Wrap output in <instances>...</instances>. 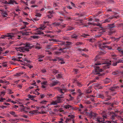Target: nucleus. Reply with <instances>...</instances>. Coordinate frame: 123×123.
I'll return each instance as SVG.
<instances>
[{"label":"nucleus","instance_id":"f257e3e1","mask_svg":"<svg viewBox=\"0 0 123 123\" xmlns=\"http://www.w3.org/2000/svg\"><path fill=\"white\" fill-rule=\"evenodd\" d=\"M31 48V44H28L25 45L24 47L16 48V49L18 51L22 52H25L29 51V49Z\"/></svg>","mask_w":123,"mask_h":123},{"label":"nucleus","instance_id":"f03ea898","mask_svg":"<svg viewBox=\"0 0 123 123\" xmlns=\"http://www.w3.org/2000/svg\"><path fill=\"white\" fill-rule=\"evenodd\" d=\"M106 118V116H103V118L99 117L95 119L96 121H97L99 123L102 122L103 123H117L116 122L114 121H111V122L105 121V118Z\"/></svg>","mask_w":123,"mask_h":123},{"label":"nucleus","instance_id":"7ed1b4c3","mask_svg":"<svg viewBox=\"0 0 123 123\" xmlns=\"http://www.w3.org/2000/svg\"><path fill=\"white\" fill-rule=\"evenodd\" d=\"M46 27V26L45 25L42 24L40 25V27L35 31L36 32L35 34H41L43 33L42 32L41 30L44 29Z\"/></svg>","mask_w":123,"mask_h":123},{"label":"nucleus","instance_id":"20e7f679","mask_svg":"<svg viewBox=\"0 0 123 123\" xmlns=\"http://www.w3.org/2000/svg\"><path fill=\"white\" fill-rule=\"evenodd\" d=\"M23 56L22 54H18L17 57V58L18 59H20L21 61H19L21 62H22L21 64L23 65H25V64H27V63L29 62V61L26 58H24L23 59V58L22 57Z\"/></svg>","mask_w":123,"mask_h":123},{"label":"nucleus","instance_id":"39448f33","mask_svg":"<svg viewBox=\"0 0 123 123\" xmlns=\"http://www.w3.org/2000/svg\"><path fill=\"white\" fill-rule=\"evenodd\" d=\"M63 98V97L62 96V95H61L60 96H57V99L55 101H52L51 103V104L56 105L58 103H60L62 101V98Z\"/></svg>","mask_w":123,"mask_h":123},{"label":"nucleus","instance_id":"423d86ee","mask_svg":"<svg viewBox=\"0 0 123 123\" xmlns=\"http://www.w3.org/2000/svg\"><path fill=\"white\" fill-rule=\"evenodd\" d=\"M112 62V61L111 60H110L109 62L105 61V62L102 63V64L100 63L99 62H97V63H95V65H97L101 64L103 65L104 64H106L105 65L103 66V67H104V68H108V66L111 64Z\"/></svg>","mask_w":123,"mask_h":123},{"label":"nucleus","instance_id":"0eeeda50","mask_svg":"<svg viewBox=\"0 0 123 123\" xmlns=\"http://www.w3.org/2000/svg\"><path fill=\"white\" fill-rule=\"evenodd\" d=\"M108 26L109 27L108 30V31H109L108 32V34H109L111 35L115 32V31H113V28L115 26V25L114 24L109 25H108Z\"/></svg>","mask_w":123,"mask_h":123},{"label":"nucleus","instance_id":"6e6552de","mask_svg":"<svg viewBox=\"0 0 123 123\" xmlns=\"http://www.w3.org/2000/svg\"><path fill=\"white\" fill-rule=\"evenodd\" d=\"M66 48H64L62 49H60L59 51H56L54 53V55H61L62 52L64 53L66 51Z\"/></svg>","mask_w":123,"mask_h":123},{"label":"nucleus","instance_id":"1a4fd4ad","mask_svg":"<svg viewBox=\"0 0 123 123\" xmlns=\"http://www.w3.org/2000/svg\"><path fill=\"white\" fill-rule=\"evenodd\" d=\"M20 101H18V103L19 104H21L19 105V106L21 108H22L23 110H24L25 111L28 112V111L29 109V108H28L26 107H25L23 105H25L23 102H22L21 100H20Z\"/></svg>","mask_w":123,"mask_h":123},{"label":"nucleus","instance_id":"9d476101","mask_svg":"<svg viewBox=\"0 0 123 123\" xmlns=\"http://www.w3.org/2000/svg\"><path fill=\"white\" fill-rule=\"evenodd\" d=\"M87 115L90 118L95 119L96 114L95 113L92 111H91L90 113H87Z\"/></svg>","mask_w":123,"mask_h":123},{"label":"nucleus","instance_id":"9b49d317","mask_svg":"<svg viewBox=\"0 0 123 123\" xmlns=\"http://www.w3.org/2000/svg\"><path fill=\"white\" fill-rule=\"evenodd\" d=\"M103 71L102 69H99L98 67H96L95 70L93 72V74H99V72H101Z\"/></svg>","mask_w":123,"mask_h":123},{"label":"nucleus","instance_id":"f8f14e48","mask_svg":"<svg viewBox=\"0 0 123 123\" xmlns=\"http://www.w3.org/2000/svg\"><path fill=\"white\" fill-rule=\"evenodd\" d=\"M6 37H8L10 38L11 39H13V38L14 37V36L13 34H8L7 35H3L1 37V38H5Z\"/></svg>","mask_w":123,"mask_h":123},{"label":"nucleus","instance_id":"ddd939ff","mask_svg":"<svg viewBox=\"0 0 123 123\" xmlns=\"http://www.w3.org/2000/svg\"><path fill=\"white\" fill-rule=\"evenodd\" d=\"M53 25L55 26H58L61 28H62L65 27V25H60V23H54L52 24Z\"/></svg>","mask_w":123,"mask_h":123},{"label":"nucleus","instance_id":"4468645a","mask_svg":"<svg viewBox=\"0 0 123 123\" xmlns=\"http://www.w3.org/2000/svg\"><path fill=\"white\" fill-rule=\"evenodd\" d=\"M30 32H23V31H20V36H18L19 37H22L23 36H24L25 35L27 36V35H28L29 34V33Z\"/></svg>","mask_w":123,"mask_h":123},{"label":"nucleus","instance_id":"2eb2a0df","mask_svg":"<svg viewBox=\"0 0 123 123\" xmlns=\"http://www.w3.org/2000/svg\"><path fill=\"white\" fill-rule=\"evenodd\" d=\"M73 82L76 84V85L79 87H81L83 85L81 83L79 82L76 79L74 80Z\"/></svg>","mask_w":123,"mask_h":123},{"label":"nucleus","instance_id":"dca6fc26","mask_svg":"<svg viewBox=\"0 0 123 123\" xmlns=\"http://www.w3.org/2000/svg\"><path fill=\"white\" fill-rule=\"evenodd\" d=\"M111 43L110 42H106L105 43H103L102 44L100 45L99 46V47L101 49L102 48H105L106 47L105 46H104L106 44H110Z\"/></svg>","mask_w":123,"mask_h":123},{"label":"nucleus","instance_id":"f3484780","mask_svg":"<svg viewBox=\"0 0 123 123\" xmlns=\"http://www.w3.org/2000/svg\"><path fill=\"white\" fill-rule=\"evenodd\" d=\"M58 90L61 93H62V94L64 93L65 92L67 91V89L65 88H64L62 89L58 88Z\"/></svg>","mask_w":123,"mask_h":123},{"label":"nucleus","instance_id":"a211bd4d","mask_svg":"<svg viewBox=\"0 0 123 123\" xmlns=\"http://www.w3.org/2000/svg\"><path fill=\"white\" fill-rule=\"evenodd\" d=\"M68 99H66V100L67 101H69L74 100V98L73 97H72L71 94H69L68 95Z\"/></svg>","mask_w":123,"mask_h":123},{"label":"nucleus","instance_id":"6ab92c4d","mask_svg":"<svg viewBox=\"0 0 123 123\" xmlns=\"http://www.w3.org/2000/svg\"><path fill=\"white\" fill-rule=\"evenodd\" d=\"M68 117H70V119H71V120L70 122H71L72 123H75L74 122V120L72 119L74 118L75 117V116L73 115H69L68 116Z\"/></svg>","mask_w":123,"mask_h":123},{"label":"nucleus","instance_id":"aec40b11","mask_svg":"<svg viewBox=\"0 0 123 123\" xmlns=\"http://www.w3.org/2000/svg\"><path fill=\"white\" fill-rule=\"evenodd\" d=\"M60 43L61 45H70L71 44V43L68 41H66V42L63 41H62Z\"/></svg>","mask_w":123,"mask_h":123},{"label":"nucleus","instance_id":"412c9836","mask_svg":"<svg viewBox=\"0 0 123 123\" xmlns=\"http://www.w3.org/2000/svg\"><path fill=\"white\" fill-rule=\"evenodd\" d=\"M71 107V105H64L63 106V108H64L65 109H68L69 110H70Z\"/></svg>","mask_w":123,"mask_h":123},{"label":"nucleus","instance_id":"4be33fe9","mask_svg":"<svg viewBox=\"0 0 123 123\" xmlns=\"http://www.w3.org/2000/svg\"><path fill=\"white\" fill-rule=\"evenodd\" d=\"M28 97L30 98L31 99L33 100L34 101H36L37 102V100H35L34 98H35V96H33L32 95H29L28 96Z\"/></svg>","mask_w":123,"mask_h":123},{"label":"nucleus","instance_id":"5701e85b","mask_svg":"<svg viewBox=\"0 0 123 123\" xmlns=\"http://www.w3.org/2000/svg\"><path fill=\"white\" fill-rule=\"evenodd\" d=\"M39 89H35V91H31V93H33L34 94H35L36 95H38L40 93L38 92L37 91V90L39 91Z\"/></svg>","mask_w":123,"mask_h":123},{"label":"nucleus","instance_id":"b1692460","mask_svg":"<svg viewBox=\"0 0 123 123\" xmlns=\"http://www.w3.org/2000/svg\"><path fill=\"white\" fill-rule=\"evenodd\" d=\"M59 83V82L58 81H57L55 82H53L51 83L50 84V86H54L56 85L58 83Z\"/></svg>","mask_w":123,"mask_h":123},{"label":"nucleus","instance_id":"393cba45","mask_svg":"<svg viewBox=\"0 0 123 123\" xmlns=\"http://www.w3.org/2000/svg\"><path fill=\"white\" fill-rule=\"evenodd\" d=\"M48 13L49 15H47V17H48V18H51V17H52V14L53 13V11L51 12L49 11L48 12Z\"/></svg>","mask_w":123,"mask_h":123},{"label":"nucleus","instance_id":"a878e982","mask_svg":"<svg viewBox=\"0 0 123 123\" xmlns=\"http://www.w3.org/2000/svg\"><path fill=\"white\" fill-rule=\"evenodd\" d=\"M9 4H13L14 3L17 4L16 1L14 0H10L9 1Z\"/></svg>","mask_w":123,"mask_h":123},{"label":"nucleus","instance_id":"bb28decb","mask_svg":"<svg viewBox=\"0 0 123 123\" xmlns=\"http://www.w3.org/2000/svg\"><path fill=\"white\" fill-rule=\"evenodd\" d=\"M119 52L121 54H123V50H122V49L120 47H118L117 49Z\"/></svg>","mask_w":123,"mask_h":123},{"label":"nucleus","instance_id":"cd10ccee","mask_svg":"<svg viewBox=\"0 0 123 123\" xmlns=\"http://www.w3.org/2000/svg\"><path fill=\"white\" fill-rule=\"evenodd\" d=\"M111 81V80L110 79L106 78L104 82L105 83L107 84L109 83Z\"/></svg>","mask_w":123,"mask_h":123},{"label":"nucleus","instance_id":"c85d7f7f","mask_svg":"<svg viewBox=\"0 0 123 123\" xmlns=\"http://www.w3.org/2000/svg\"><path fill=\"white\" fill-rule=\"evenodd\" d=\"M7 93L9 94H12L14 93L10 89H7Z\"/></svg>","mask_w":123,"mask_h":123},{"label":"nucleus","instance_id":"c756f323","mask_svg":"<svg viewBox=\"0 0 123 123\" xmlns=\"http://www.w3.org/2000/svg\"><path fill=\"white\" fill-rule=\"evenodd\" d=\"M79 107L81 108V109H79L78 110L79 111H82L83 109H82V108H84V107L81 104H80V105H79Z\"/></svg>","mask_w":123,"mask_h":123},{"label":"nucleus","instance_id":"7c9ffc66","mask_svg":"<svg viewBox=\"0 0 123 123\" xmlns=\"http://www.w3.org/2000/svg\"><path fill=\"white\" fill-rule=\"evenodd\" d=\"M0 83H6V84H9V83L7 81H6V80H5L4 81L2 80H0Z\"/></svg>","mask_w":123,"mask_h":123},{"label":"nucleus","instance_id":"2f4dec72","mask_svg":"<svg viewBox=\"0 0 123 123\" xmlns=\"http://www.w3.org/2000/svg\"><path fill=\"white\" fill-rule=\"evenodd\" d=\"M76 92L79 93V96H80L82 94V93L81 92V90L80 89H78L76 90Z\"/></svg>","mask_w":123,"mask_h":123},{"label":"nucleus","instance_id":"473e14b6","mask_svg":"<svg viewBox=\"0 0 123 123\" xmlns=\"http://www.w3.org/2000/svg\"><path fill=\"white\" fill-rule=\"evenodd\" d=\"M78 23H80V25H83L84 22L82 20H79L78 21Z\"/></svg>","mask_w":123,"mask_h":123},{"label":"nucleus","instance_id":"72a5a7b5","mask_svg":"<svg viewBox=\"0 0 123 123\" xmlns=\"http://www.w3.org/2000/svg\"><path fill=\"white\" fill-rule=\"evenodd\" d=\"M78 108L76 107H73L71 106V110H72L73 111H75L77 110Z\"/></svg>","mask_w":123,"mask_h":123},{"label":"nucleus","instance_id":"f704fd0d","mask_svg":"<svg viewBox=\"0 0 123 123\" xmlns=\"http://www.w3.org/2000/svg\"><path fill=\"white\" fill-rule=\"evenodd\" d=\"M23 74V72H21L19 73H16L15 75V76L17 77L20 76L21 74Z\"/></svg>","mask_w":123,"mask_h":123},{"label":"nucleus","instance_id":"c9c22d12","mask_svg":"<svg viewBox=\"0 0 123 123\" xmlns=\"http://www.w3.org/2000/svg\"><path fill=\"white\" fill-rule=\"evenodd\" d=\"M121 37H120L119 38H115L114 37H113L112 38V39H113L115 41H118L119 39Z\"/></svg>","mask_w":123,"mask_h":123},{"label":"nucleus","instance_id":"e433bc0d","mask_svg":"<svg viewBox=\"0 0 123 123\" xmlns=\"http://www.w3.org/2000/svg\"><path fill=\"white\" fill-rule=\"evenodd\" d=\"M41 84H43L45 85L48 86L47 82V81H44L41 83Z\"/></svg>","mask_w":123,"mask_h":123},{"label":"nucleus","instance_id":"4c0bfd02","mask_svg":"<svg viewBox=\"0 0 123 123\" xmlns=\"http://www.w3.org/2000/svg\"><path fill=\"white\" fill-rule=\"evenodd\" d=\"M94 24L93 23H91V22H88L85 25H84V26L85 27H87L88 26L90 25H93Z\"/></svg>","mask_w":123,"mask_h":123},{"label":"nucleus","instance_id":"58836bf2","mask_svg":"<svg viewBox=\"0 0 123 123\" xmlns=\"http://www.w3.org/2000/svg\"><path fill=\"white\" fill-rule=\"evenodd\" d=\"M73 28L70 26H69L68 27L67 30L70 31L73 29Z\"/></svg>","mask_w":123,"mask_h":123},{"label":"nucleus","instance_id":"ea45409f","mask_svg":"<svg viewBox=\"0 0 123 123\" xmlns=\"http://www.w3.org/2000/svg\"><path fill=\"white\" fill-rule=\"evenodd\" d=\"M117 63H123V59H119L117 61Z\"/></svg>","mask_w":123,"mask_h":123},{"label":"nucleus","instance_id":"a19ab883","mask_svg":"<svg viewBox=\"0 0 123 123\" xmlns=\"http://www.w3.org/2000/svg\"><path fill=\"white\" fill-rule=\"evenodd\" d=\"M41 71L44 74H45L47 72V70L45 69H41Z\"/></svg>","mask_w":123,"mask_h":123},{"label":"nucleus","instance_id":"79ce46f5","mask_svg":"<svg viewBox=\"0 0 123 123\" xmlns=\"http://www.w3.org/2000/svg\"><path fill=\"white\" fill-rule=\"evenodd\" d=\"M36 110H34L32 111H30L29 112V113H31V114H35V113H36Z\"/></svg>","mask_w":123,"mask_h":123},{"label":"nucleus","instance_id":"37998d69","mask_svg":"<svg viewBox=\"0 0 123 123\" xmlns=\"http://www.w3.org/2000/svg\"><path fill=\"white\" fill-rule=\"evenodd\" d=\"M9 113L13 116H14L15 114V112L12 111H10L9 112Z\"/></svg>","mask_w":123,"mask_h":123},{"label":"nucleus","instance_id":"c03bdc74","mask_svg":"<svg viewBox=\"0 0 123 123\" xmlns=\"http://www.w3.org/2000/svg\"><path fill=\"white\" fill-rule=\"evenodd\" d=\"M83 43L81 42H77L76 43L75 45H80L82 44Z\"/></svg>","mask_w":123,"mask_h":123},{"label":"nucleus","instance_id":"a18cd8bd","mask_svg":"<svg viewBox=\"0 0 123 123\" xmlns=\"http://www.w3.org/2000/svg\"><path fill=\"white\" fill-rule=\"evenodd\" d=\"M41 85H42V86H41V87L43 89H44V88H46L47 87V86L44 85H43V84H41Z\"/></svg>","mask_w":123,"mask_h":123},{"label":"nucleus","instance_id":"49530a36","mask_svg":"<svg viewBox=\"0 0 123 123\" xmlns=\"http://www.w3.org/2000/svg\"><path fill=\"white\" fill-rule=\"evenodd\" d=\"M77 36L75 34H74L72 36V38H77Z\"/></svg>","mask_w":123,"mask_h":123},{"label":"nucleus","instance_id":"de8ad7c7","mask_svg":"<svg viewBox=\"0 0 123 123\" xmlns=\"http://www.w3.org/2000/svg\"><path fill=\"white\" fill-rule=\"evenodd\" d=\"M57 77L58 78H61L62 77V76L61 74H58L57 76Z\"/></svg>","mask_w":123,"mask_h":123},{"label":"nucleus","instance_id":"09e8293b","mask_svg":"<svg viewBox=\"0 0 123 123\" xmlns=\"http://www.w3.org/2000/svg\"><path fill=\"white\" fill-rule=\"evenodd\" d=\"M111 20L109 18H108L106 19L105 21V22H110Z\"/></svg>","mask_w":123,"mask_h":123},{"label":"nucleus","instance_id":"8fccbe9b","mask_svg":"<svg viewBox=\"0 0 123 123\" xmlns=\"http://www.w3.org/2000/svg\"><path fill=\"white\" fill-rule=\"evenodd\" d=\"M12 60L13 61L16 60V61H21V60H20L19 59H18L17 57L16 58H15L12 59Z\"/></svg>","mask_w":123,"mask_h":123},{"label":"nucleus","instance_id":"3c124183","mask_svg":"<svg viewBox=\"0 0 123 123\" xmlns=\"http://www.w3.org/2000/svg\"><path fill=\"white\" fill-rule=\"evenodd\" d=\"M41 15V14L39 13H36V16H37L40 17Z\"/></svg>","mask_w":123,"mask_h":123},{"label":"nucleus","instance_id":"603ef678","mask_svg":"<svg viewBox=\"0 0 123 123\" xmlns=\"http://www.w3.org/2000/svg\"><path fill=\"white\" fill-rule=\"evenodd\" d=\"M31 37L34 39H36L38 38V37L37 36L35 35L31 36Z\"/></svg>","mask_w":123,"mask_h":123},{"label":"nucleus","instance_id":"864d4df0","mask_svg":"<svg viewBox=\"0 0 123 123\" xmlns=\"http://www.w3.org/2000/svg\"><path fill=\"white\" fill-rule=\"evenodd\" d=\"M5 91L1 92V95L4 96L5 95Z\"/></svg>","mask_w":123,"mask_h":123},{"label":"nucleus","instance_id":"5fc2aeb1","mask_svg":"<svg viewBox=\"0 0 123 123\" xmlns=\"http://www.w3.org/2000/svg\"><path fill=\"white\" fill-rule=\"evenodd\" d=\"M21 117H24L25 118H27L28 117V116L25 115H23L21 116Z\"/></svg>","mask_w":123,"mask_h":123},{"label":"nucleus","instance_id":"6e6d98bb","mask_svg":"<svg viewBox=\"0 0 123 123\" xmlns=\"http://www.w3.org/2000/svg\"><path fill=\"white\" fill-rule=\"evenodd\" d=\"M118 119L119 120H121L122 121V123H123V118L121 117H119L118 118Z\"/></svg>","mask_w":123,"mask_h":123},{"label":"nucleus","instance_id":"4d7b16f0","mask_svg":"<svg viewBox=\"0 0 123 123\" xmlns=\"http://www.w3.org/2000/svg\"><path fill=\"white\" fill-rule=\"evenodd\" d=\"M6 106H4V105L0 106V108L2 109H4V108H6Z\"/></svg>","mask_w":123,"mask_h":123},{"label":"nucleus","instance_id":"13d9d810","mask_svg":"<svg viewBox=\"0 0 123 123\" xmlns=\"http://www.w3.org/2000/svg\"><path fill=\"white\" fill-rule=\"evenodd\" d=\"M60 120L61 121L59 122V123H63V122H62V121H63V118L62 117H61L60 118Z\"/></svg>","mask_w":123,"mask_h":123},{"label":"nucleus","instance_id":"bf43d9fd","mask_svg":"<svg viewBox=\"0 0 123 123\" xmlns=\"http://www.w3.org/2000/svg\"><path fill=\"white\" fill-rule=\"evenodd\" d=\"M58 71L55 70H54L53 71V72L54 73L56 74L58 73Z\"/></svg>","mask_w":123,"mask_h":123},{"label":"nucleus","instance_id":"052dcab7","mask_svg":"<svg viewBox=\"0 0 123 123\" xmlns=\"http://www.w3.org/2000/svg\"><path fill=\"white\" fill-rule=\"evenodd\" d=\"M93 25H97V26H99L100 27L101 26V25L99 23L96 24H94Z\"/></svg>","mask_w":123,"mask_h":123},{"label":"nucleus","instance_id":"680f3d73","mask_svg":"<svg viewBox=\"0 0 123 123\" xmlns=\"http://www.w3.org/2000/svg\"><path fill=\"white\" fill-rule=\"evenodd\" d=\"M63 39L65 40H68L69 38L68 37H63Z\"/></svg>","mask_w":123,"mask_h":123},{"label":"nucleus","instance_id":"e2e57ef3","mask_svg":"<svg viewBox=\"0 0 123 123\" xmlns=\"http://www.w3.org/2000/svg\"><path fill=\"white\" fill-rule=\"evenodd\" d=\"M87 93H90L92 92V91L90 90H88L86 91Z\"/></svg>","mask_w":123,"mask_h":123},{"label":"nucleus","instance_id":"0e129e2a","mask_svg":"<svg viewBox=\"0 0 123 123\" xmlns=\"http://www.w3.org/2000/svg\"><path fill=\"white\" fill-rule=\"evenodd\" d=\"M6 99L5 98H1L0 99V102H3L4 100H5Z\"/></svg>","mask_w":123,"mask_h":123},{"label":"nucleus","instance_id":"69168bd1","mask_svg":"<svg viewBox=\"0 0 123 123\" xmlns=\"http://www.w3.org/2000/svg\"><path fill=\"white\" fill-rule=\"evenodd\" d=\"M2 123H7V121L4 119H3L2 120Z\"/></svg>","mask_w":123,"mask_h":123},{"label":"nucleus","instance_id":"338daca9","mask_svg":"<svg viewBox=\"0 0 123 123\" xmlns=\"http://www.w3.org/2000/svg\"><path fill=\"white\" fill-rule=\"evenodd\" d=\"M86 104H91V102L89 101H87L86 102Z\"/></svg>","mask_w":123,"mask_h":123},{"label":"nucleus","instance_id":"774afa93","mask_svg":"<svg viewBox=\"0 0 123 123\" xmlns=\"http://www.w3.org/2000/svg\"><path fill=\"white\" fill-rule=\"evenodd\" d=\"M118 113L121 114H122L123 113V110L119 111Z\"/></svg>","mask_w":123,"mask_h":123}]
</instances>
